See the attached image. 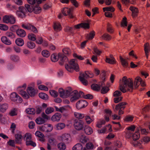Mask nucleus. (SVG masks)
<instances>
[{"label": "nucleus", "instance_id": "nucleus-28", "mask_svg": "<svg viewBox=\"0 0 150 150\" xmlns=\"http://www.w3.org/2000/svg\"><path fill=\"white\" fill-rule=\"evenodd\" d=\"M26 46L28 48L33 49L35 47L36 45L34 42L30 41L27 42Z\"/></svg>", "mask_w": 150, "mask_h": 150}, {"label": "nucleus", "instance_id": "nucleus-53", "mask_svg": "<svg viewBox=\"0 0 150 150\" xmlns=\"http://www.w3.org/2000/svg\"><path fill=\"white\" fill-rule=\"evenodd\" d=\"M74 115L75 117L79 119H82L84 117V115L83 114L75 112Z\"/></svg>", "mask_w": 150, "mask_h": 150}, {"label": "nucleus", "instance_id": "nucleus-43", "mask_svg": "<svg viewBox=\"0 0 150 150\" xmlns=\"http://www.w3.org/2000/svg\"><path fill=\"white\" fill-rule=\"evenodd\" d=\"M115 8L112 6H109L103 8V12L106 11H110L111 12H114L115 11Z\"/></svg>", "mask_w": 150, "mask_h": 150}, {"label": "nucleus", "instance_id": "nucleus-3", "mask_svg": "<svg viewBox=\"0 0 150 150\" xmlns=\"http://www.w3.org/2000/svg\"><path fill=\"white\" fill-rule=\"evenodd\" d=\"M74 125L75 129L78 131L83 130L85 126L84 122L79 119H75L74 120Z\"/></svg>", "mask_w": 150, "mask_h": 150}, {"label": "nucleus", "instance_id": "nucleus-36", "mask_svg": "<svg viewBox=\"0 0 150 150\" xmlns=\"http://www.w3.org/2000/svg\"><path fill=\"white\" fill-rule=\"evenodd\" d=\"M138 131L139 130L136 131L133 135V139L134 141L137 140L139 138L140 135Z\"/></svg>", "mask_w": 150, "mask_h": 150}, {"label": "nucleus", "instance_id": "nucleus-55", "mask_svg": "<svg viewBox=\"0 0 150 150\" xmlns=\"http://www.w3.org/2000/svg\"><path fill=\"white\" fill-rule=\"evenodd\" d=\"M63 52L66 55H70L71 52L70 49L68 48H65L62 50Z\"/></svg>", "mask_w": 150, "mask_h": 150}, {"label": "nucleus", "instance_id": "nucleus-44", "mask_svg": "<svg viewBox=\"0 0 150 150\" xmlns=\"http://www.w3.org/2000/svg\"><path fill=\"white\" fill-rule=\"evenodd\" d=\"M58 148L60 150H65L66 149V146L63 143H60L57 145Z\"/></svg>", "mask_w": 150, "mask_h": 150}, {"label": "nucleus", "instance_id": "nucleus-64", "mask_svg": "<svg viewBox=\"0 0 150 150\" xmlns=\"http://www.w3.org/2000/svg\"><path fill=\"white\" fill-rule=\"evenodd\" d=\"M123 97L122 96L116 97L114 98V102L115 103H118L120 101H122Z\"/></svg>", "mask_w": 150, "mask_h": 150}, {"label": "nucleus", "instance_id": "nucleus-25", "mask_svg": "<svg viewBox=\"0 0 150 150\" xmlns=\"http://www.w3.org/2000/svg\"><path fill=\"white\" fill-rule=\"evenodd\" d=\"M39 5H36L35 6L33 7V11L35 14H39L40 13L42 10L41 7L39 6Z\"/></svg>", "mask_w": 150, "mask_h": 150}, {"label": "nucleus", "instance_id": "nucleus-30", "mask_svg": "<svg viewBox=\"0 0 150 150\" xmlns=\"http://www.w3.org/2000/svg\"><path fill=\"white\" fill-rule=\"evenodd\" d=\"M64 30L65 32H69L70 33L72 34L73 35L74 34L73 28L69 26H66L64 29Z\"/></svg>", "mask_w": 150, "mask_h": 150}, {"label": "nucleus", "instance_id": "nucleus-49", "mask_svg": "<svg viewBox=\"0 0 150 150\" xmlns=\"http://www.w3.org/2000/svg\"><path fill=\"white\" fill-rule=\"evenodd\" d=\"M110 90V89L108 87L106 86H104L102 87L101 91V93L104 94L107 93Z\"/></svg>", "mask_w": 150, "mask_h": 150}, {"label": "nucleus", "instance_id": "nucleus-62", "mask_svg": "<svg viewBox=\"0 0 150 150\" xmlns=\"http://www.w3.org/2000/svg\"><path fill=\"white\" fill-rule=\"evenodd\" d=\"M85 118L86 123L88 124H90L93 121V120L89 116H86L85 117Z\"/></svg>", "mask_w": 150, "mask_h": 150}, {"label": "nucleus", "instance_id": "nucleus-12", "mask_svg": "<svg viewBox=\"0 0 150 150\" xmlns=\"http://www.w3.org/2000/svg\"><path fill=\"white\" fill-rule=\"evenodd\" d=\"M61 117V114L59 112H57L52 116L51 119L53 122H58L60 120Z\"/></svg>", "mask_w": 150, "mask_h": 150}, {"label": "nucleus", "instance_id": "nucleus-37", "mask_svg": "<svg viewBox=\"0 0 150 150\" xmlns=\"http://www.w3.org/2000/svg\"><path fill=\"white\" fill-rule=\"evenodd\" d=\"M39 96L40 98L45 100L48 99V96L46 94L43 93H40L39 94Z\"/></svg>", "mask_w": 150, "mask_h": 150}, {"label": "nucleus", "instance_id": "nucleus-11", "mask_svg": "<svg viewBox=\"0 0 150 150\" xmlns=\"http://www.w3.org/2000/svg\"><path fill=\"white\" fill-rule=\"evenodd\" d=\"M70 100L71 102H73L79 98V96L78 94V91L75 90L72 91Z\"/></svg>", "mask_w": 150, "mask_h": 150}, {"label": "nucleus", "instance_id": "nucleus-32", "mask_svg": "<svg viewBox=\"0 0 150 150\" xmlns=\"http://www.w3.org/2000/svg\"><path fill=\"white\" fill-rule=\"evenodd\" d=\"M71 89V88H69L68 89L65 91L64 96V98H67L70 96H71L72 92Z\"/></svg>", "mask_w": 150, "mask_h": 150}, {"label": "nucleus", "instance_id": "nucleus-51", "mask_svg": "<svg viewBox=\"0 0 150 150\" xmlns=\"http://www.w3.org/2000/svg\"><path fill=\"white\" fill-rule=\"evenodd\" d=\"M26 144L27 146L31 145L33 147H35L36 146L35 143L32 140H26Z\"/></svg>", "mask_w": 150, "mask_h": 150}, {"label": "nucleus", "instance_id": "nucleus-31", "mask_svg": "<svg viewBox=\"0 0 150 150\" xmlns=\"http://www.w3.org/2000/svg\"><path fill=\"white\" fill-rule=\"evenodd\" d=\"M53 28L56 31H60L61 30V26L59 23H55L54 24Z\"/></svg>", "mask_w": 150, "mask_h": 150}, {"label": "nucleus", "instance_id": "nucleus-16", "mask_svg": "<svg viewBox=\"0 0 150 150\" xmlns=\"http://www.w3.org/2000/svg\"><path fill=\"white\" fill-rule=\"evenodd\" d=\"M144 50L147 59L148 57L149 53L150 51V46L148 42L145 43L144 45Z\"/></svg>", "mask_w": 150, "mask_h": 150}, {"label": "nucleus", "instance_id": "nucleus-22", "mask_svg": "<svg viewBox=\"0 0 150 150\" xmlns=\"http://www.w3.org/2000/svg\"><path fill=\"white\" fill-rule=\"evenodd\" d=\"M69 134L67 133H65L63 134L62 136V141L66 143H68V141L70 138Z\"/></svg>", "mask_w": 150, "mask_h": 150}, {"label": "nucleus", "instance_id": "nucleus-23", "mask_svg": "<svg viewBox=\"0 0 150 150\" xmlns=\"http://www.w3.org/2000/svg\"><path fill=\"white\" fill-rule=\"evenodd\" d=\"M120 60L122 65L125 68L127 67L128 66V62L126 60L123 59L121 56H120Z\"/></svg>", "mask_w": 150, "mask_h": 150}, {"label": "nucleus", "instance_id": "nucleus-46", "mask_svg": "<svg viewBox=\"0 0 150 150\" xmlns=\"http://www.w3.org/2000/svg\"><path fill=\"white\" fill-rule=\"evenodd\" d=\"M94 148V145L92 143L88 142L87 143L86 145V149L89 150V149H93Z\"/></svg>", "mask_w": 150, "mask_h": 150}, {"label": "nucleus", "instance_id": "nucleus-40", "mask_svg": "<svg viewBox=\"0 0 150 150\" xmlns=\"http://www.w3.org/2000/svg\"><path fill=\"white\" fill-rule=\"evenodd\" d=\"M26 112L29 114L34 115L35 113V111L34 108H29L26 110Z\"/></svg>", "mask_w": 150, "mask_h": 150}, {"label": "nucleus", "instance_id": "nucleus-48", "mask_svg": "<svg viewBox=\"0 0 150 150\" xmlns=\"http://www.w3.org/2000/svg\"><path fill=\"white\" fill-rule=\"evenodd\" d=\"M134 117L130 115H127L126 116L124 120L125 121L129 122H132L133 119Z\"/></svg>", "mask_w": 150, "mask_h": 150}, {"label": "nucleus", "instance_id": "nucleus-50", "mask_svg": "<svg viewBox=\"0 0 150 150\" xmlns=\"http://www.w3.org/2000/svg\"><path fill=\"white\" fill-rule=\"evenodd\" d=\"M50 93L52 96L54 98L57 97L58 95V93L57 91L53 90H50Z\"/></svg>", "mask_w": 150, "mask_h": 150}, {"label": "nucleus", "instance_id": "nucleus-15", "mask_svg": "<svg viewBox=\"0 0 150 150\" xmlns=\"http://www.w3.org/2000/svg\"><path fill=\"white\" fill-rule=\"evenodd\" d=\"M83 129L85 133L87 135H90L93 132L92 129L89 126H85Z\"/></svg>", "mask_w": 150, "mask_h": 150}, {"label": "nucleus", "instance_id": "nucleus-13", "mask_svg": "<svg viewBox=\"0 0 150 150\" xmlns=\"http://www.w3.org/2000/svg\"><path fill=\"white\" fill-rule=\"evenodd\" d=\"M129 9L132 11V15L133 18L136 17L137 16L138 10L137 8L131 6L130 7Z\"/></svg>", "mask_w": 150, "mask_h": 150}, {"label": "nucleus", "instance_id": "nucleus-57", "mask_svg": "<svg viewBox=\"0 0 150 150\" xmlns=\"http://www.w3.org/2000/svg\"><path fill=\"white\" fill-rule=\"evenodd\" d=\"M106 72L104 70L102 71L100 74V79L102 81H105Z\"/></svg>", "mask_w": 150, "mask_h": 150}, {"label": "nucleus", "instance_id": "nucleus-14", "mask_svg": "<svg viewBox=\"0 0 150 150\" xmlns=\"http://www.w3.org/2000/svg\"><path fill=\"white\" fill-rule=\"evenodd\" d=\"M17 35L21 38L25 37L26 35L25 31L22 29H18L16 31Z\"/></svg>", "mask_w": 150, "mask_h": 150}, {"label": "nucleus", "instance_id": "nucleus-60", "mask_svg": "<svg viewBox=\"0 0 150 150\" xmlns=\"http://www.w3.org/2000/svg\"><path fill=\"white\" fill-rule=\"evenodd\" d=\"M42 54L44 57H49L50 55L49 52L47 50H44L42 51Z\"/></svg>", "mask_w": 150, "mask_h": 150}, {"label": "nucleus", "instance_id": "nucleus-56", "mask_svg": "<svg viewBox=\"0 0 150 150\" xmlns=\"http://www.w3.org/2000/svg\"><path fill=\"white\" fill-rule=\"evenodd\" d=\"M81 28L84 29H89L90 28L89 24L88 23H81Z\"/></svg>", "mask_w": 150, "mask_h": 150}, {"label": "nucleus", "instance_id": "nucleus-26", "mask_svg": "<svg viewBox=\"0 0 150 150\" xmlns=\"http://www.w3.org/2000/svg\"><path fill=\"white\" fill-rule=\"evenodd\" d=\"M92 89L96 91H99L100 89V86L98 84L93 83L91 85Z\"/></svg>", "mask_w": 150, "mask_h": 150}, {"label": "nucleus", "instance_id": "nucleus-7", "mask_svg": "<svg viewBox=\"0 0 150 150\" xmlns=\"http://www.w3.org/2000/svg\"><path fill=\"white\" fill-rule=\"evenodd\" d=\"M58 57L59 59V64L60 65H62L64 64H67V63L68 61V59L67 57L64 54L61 53H58Z\"/></svg>", "mask_w": 150, "mask_h": 150}, {"label": "nucleus", "instance_id": "nucleus-39", "mask_svg": "<svg viewBox=\"0 0 150 150\" xmlns=\"http://www.w3.org/2000/svg\"><path fill=\"white\" fill-rule=\"evenodd\" d=\"M28 39L31 41H35L36 40V35L32 33H30L28 35Z\"/></svg>", "mask_w": 150, "mask_h": 150}, {"label": "nucleus", "instance_id": "nucleus-5", "mask_svg": "<svg viewBox=\"0 0 150 150\" xmlns=\"http://www.w3.org/2000/svg\"><path fill=\"white\" fill-rule=\"evenodd\" d=\"M127 103L125 102H122L116 105L115 109L116 110H119V115L123 114L124 113L123 110L125 108V105H127Z\"/></svg>", "mask_w": 150, "mask_h": 150}, {"label": "nucleus", "instance_id": "nucleus-1", "mask_svg": "<svg viewBox=\"0 0 150 150\" xmlns=\"http://www.w3.org/2000/svg\"><path fill=\"white\" fill-rule=\"evenodd\" d=\"M142 81V78L139 76H137L134 79L133 84V81L132 78H127L126 76H123L122 82L120 83L119 89L122 92H126V88L127 91L132 92L133 89L137 88L140 85V81Z\"/></svg>", "mask_w": 150, "mask_h": 150}, {"label": "nucleus", "instance_id": "nucleus-8", "mask_svg": "<svg viewBox=\"0 0 150 150\" xmlns=\"http://www.w3.org/2000/svg\"><path fill=\"white\" fill-rule=\"evenodd\" d=\"M22 27L23 28L28 30H31L35 33H38V30L36 28L34 25L30 24H28L27 25L23 24L22 25Z\"/></svg>", "mask_w": 150, "mask_h": 150}, {"label": "nucleus", "instance_id": "nucleus-6", "mask_svg": "<svg viewBox=\"0 0 150 150\" xmlns=\"http://www.w3.org/2000/svg\"><path fill=\"white\" fill-rule=\"evenodd\" d=\"M88 104V102L84 100H80L78 101L76 104V108L80 109L87 106Z\"/></svg>", "mask_w": 150, "mask_h": 150}, {"label": "nucleus", "instance_id": "nucleus-52", "mask_svg": "<svg viewBox=\"0 0 150 150\" xmlns=\"http://www.w3.org/2000/svg\"><path fill=\"white\" fill-rule=\"evenodd\" d=\"M58 92L61 97L64 98V97H65V91H64L62 88H60L59 89Z\"/></svg>", "mask_w": 150, "mask_h": 150}, {"label": "nucleus", "instance_id": "nucleus-41", "mask_svg": "<svg viewBox=\"0 0 150 150\" xmlns=\"http://www.w3.org/2000/svg\"><path fill=\"white\" fill-rule=\"evenodd\" d=\"M127 18L124 17L123 18L122 20L120 26L121 27H124L127 26Z\"/></svg>", "mask_w": 150, "mask_h": 150}, {"label": "nucleus", "instance_id": "nucleus-18", "mask_svg": "<svg viewBox=\"0 0 150 150\" xmlns=\"http://www.w3.org/2000/svg\"><path fill=\"white\" fill-rule=\"evenodd\" d=\"M18 93L20 94L24 99H28L30 97L29 95L27 92L22 90L21 89L19 91Z\"/></svg>", "mask_w": 150, "mask_h": 150}, {"label": "nucleus", "instance_id": "nucleus-35", "mask_svg": "<svg viewBox=\"0 0 150 150\" xmlns=\"http://www.w3.org/2000/svg\"><path fill=\"white\" fill-rule=\"evenodd\" d=\"M102 37L103 40H106L109 41L111 39V36L107 33L104 34Z\"/></svg>", "mask_w": 150, "mask_h": 150}, {"label": "nucleus", "instance_id": "nucleus-4", "mask_svg": "<svg viewBox=\"0 0 150 150\" xmlns=\"http://www.w3.org/2000/svg\"><path fill=\"white\" fill-rule=\"evenodd\" d=\"M11 101L17 103H21L23 102L22 98L16 92L12 93L10 95Z\"/></svg>", "mask_w": 150, "mask_h": 150}, {"label": "nucleus", "instance_id": "nucleus-47", "mask_svg": "<svg viewBox=\"0 0 150 150\" xmlns=\"http://www.w3.org/2000/svg\"><path fill=\"white\" fill-rule=\"evenodd\" d=\"M83 77H81L80 76H79V79L81 83L85 86H87L88 85V81L85 79L83 78Z\"/></svg>", "mask_w": 150, "mask_h": 150}, {"label": "nucleus", "instance_id": "nucleus-21", "mask_svg": "<svg viewBox=\"0 0 150 150\" xmlns=\"http://www.w3.org/2000/svg\"><path fill=\"white\" fill-rule=\"evenodd\" d=\"M16 44L18 46H22L24 43L23 40L21 38H18L15 40Z\"/></svg>", "mask_w": 150, "mask_h": 150}, {"label": "nucleus", "instance_id": "nucleus-20", "mask_svg": "<svg viewBox=\"0 0 150 150\" xmlns=\"http://www.w3.org/2000/svg\"><path fill=\"white\" fill-rule=\"evenodd\" d=\"M95 35V32L94 30L91 31L88 34L86 35V38L88 40L93 39Z\"/></svg>", "mask_w": 150, "mask_h": 150}, {"label": "nucleus", "instance_id": "nucleus-45", "mask_svg": "<svg viewBox=\"0 0 150 150\" xmlns=\"http://www.w3.org/2000/svg\"><path fill=\"white\" fill-rule=\"evenodd\" d=\"M106 62L111 64H114L116 63V61L115 58L110 59L106 57Z\"/></svg>", "mask_w": 150, "mask_h": 150}, {"label": "nucleus", "instance_id": "nucleus-29", "mask_svg": "<svg viewBox=\"0 0 150 150\" xmlns=\"http://www.w3.org/2000/svg\"><path fill=\"white\" fill-rule=\"evenodd\" d=\"M107 30L110 34H112L114 32V30L111 24L108 23L107 26Z\"/></svg>", "mask_w": 150, "mask_h": 150}, {"label": "nucleus", "instance_id": "nucleus-17", "mask_svg": "<svg viewBox=\"0 0 150 150\" xmlns=\"http://www.w3.org/2000/svg\"><path fill=\"white\" fill-rule=\"evenodd\" d=\"M1 40L2 42L6 45H10L11 44V41L6 36H2Z\"/></svg>", "mask_w": 150, "mask_h": 150}, {"label": "nucleus", "instance_id": "nucleus-59", "mask_svg": "<svg viewBox=\"0 0 150 150\" xmlns=\"http://www.w3.org/2000/svg\"><path fill=\"white\" fill-rule=\"evenodd\" d=\"M120 91H121L118 90H117L115 91L113 93V96L114 97H117L120 96L122 94L121 92H122L121 90Z\"/></svg>", "mask_w": 150, "mask_h": 150}, {"label": "nucleus", "instance_id": "nucleus-19", "mask_svg": "<svg viewBox=\"0 0 150 150\" xmlns=\"http://www.w3.org/2000/svg\"><path fill=\"white\" fill-rule=\"evenodd\" d=\"M15 142L16 144H20L22 141V135L19 134H16L15 135Z\"/></svg>", "mask_w": 150, "mask_h": 150}, {"label": "nucleus", "instance_id": "nucleus-9", "mask_svg": "<svg viewBox=\"0 0 150 150\" xmlns=\"http://www.w3.org/2000/svg\"><path fill=\"white\" fill-rule=\"evenodd\" d=\"M26 91L29 96L31 97H34L38 93L37 90L31 86L28 87L26 89Z\"/></svg>", "mask_w": 150, "mask_h": 150}, {"label": "nucleus", "instance_id": "nucleus-58", "mask_svg": "<svg viewBox=\"0 0 150 150\" xmlns=\"http://www.w3.org/2000/svg\"><path fill=\"white\" fill-rule=\"evenodd\" d=\"M18 10H19L18 11H20L24 15H25L26 13V12H27V11L26 10V9L23 6H19L18 8Z\"/></svg>", "mask_w": 150, "mask_h": 150}, {"label": "nucleus", "instance_id": "nucleus-2", "mask_svg": "<svg viewBox=\"0 0 150 150\" xmlns=\"http://www.w3.org/2000/svg\"><path fill=\"white\" fill-rule=\"evenodd\" d=\"M69 65L67 64H65V69L70 72H72L73 70H75L76 72L79 71V69L78 64L75 62V59H72L69 62Z\"/></svg>", "mask_w": 150, "mask_h": 150}, {"label": "nucleus", "instance_id": "nucleus-34", "mask_svg": "<svg viewBox=\"0 0 150 150\" xmlns=\"http://www.w3.org/2000/svg\"><path fill=\"white\" fill-rule=\"evenodd\" d=\"M82 148V145L80 143H77L72 148V150H81Z\"/></svg>", "mask_w": 150, "mask_h": 150}, {"label": "nucleus", "instance_id": "nucleus-33", "mask_svg": "<svg viewBox=\"0 0 150 150\" xmlns=\"http://www.w3.org/2000/svg\"><path fill=\"white\" fill-rule=\"evenodd\" d=\"M25 8L26 10L28 12L31 13L33 11V7L31 5L25 4Z\"/></svg>", "mask_w": 150, "mask_h": 150}, {"label": "nucleus", "instance_id": "nucleus-27", "mask_svg": "<svg viewBox=\"0 0 150 150\" xmlns=\"http://www.w3.org/2000/svg\"><path fill=\"white\" fill-rule=\"evenodd\" d=\"M36 123L38 125H41L45 122V120L43 118L39 117L37 118L35 120Z\"/></svg>", "mask_w": 150, "mask_h": 150}, {"label": "nucleus", "instance_id": "nucleus-54", "mask_svg": "<svg viewBox=\"0 0 150 150\" xmlns=\"http://www.w3.org/2000/svg\"><path fill=\"white\" fill-rule=\"evenodd\" d=\"M10 15H5L3 17V21L4 23H9V19H10Z\"/></svg>", "mask_w": 150, "mask_h": 150}, {"label": "nucleus", "instance_id": "nucleus-24", "mask_svg": "<svg viewBox=\"0 0 150 150\" xmlns=\"http://www.w3.org/2000/svg\"><path fill=\"white\" fill-rule=\"evenodd\" d=\"M8 108V105L7 104L4 103L0 105V111L4 112L6 111Z\"/></svg>", "mask_w": 150, "mask_h": 150}, {"label": "nucleus", "instance_id": "nucleus-42", "mask_svg": "<svg viewBox=\"0 0 150 150\" xmlns=\"http://www.w3.org/2000/svg\"><path fill=\"white\" fill-rule=\"evenodd\" d=\"M6 37H9L11 39L15 38L16 37V35L14 34L10 31H7L6 32Z\"/></svg>", "mask_w": 150, "mask_h": 150}, {"label": "nucleus", "instance_id": "nucleus-63", "mask_svg": "<svg viewBox=\"0 0 150 150\" xmlns=\"http://www.w3.org/2000/svg\"><path fill=\"white\" fill-rule=\"evenodd\" d=\"M65 127V125L63 123H59L57 125V127L58 129H62Z\"/></svg>", "mask_w": 150, "mask_h": 150}, {"label": "nucleus", "instance_id": "nucleus-10", "mask_svg": "<svg viewBox=\"0 0 150 150\" xmlns=\"http://www.w3.org/2000/svg\"><path fill=\"white\" fill-rule=\"evenodd\" d=\"M62 12L64 16H66L68 15L70 18H73L74 17L73 15L72 11H71V9L69 8L65 7L63 9Z\"/></svg>", "mask_w": 150, "mask_h": 150}, {"label": "nucleus", "instance_id": "nucleus-38", "mask_svg": "<svg viewBox=\"0 0 150 150\" xmlns=\"http://www.w3.org/2000/svg\"><path fill=\"white\" fill-rule=\"evenodd\" d=\"M59 59L58 56V57H57V54L56 53H53L51 55V59L53 62H56Z\"/></svg>", "mask_w": 150, "mask_h": 150}, {"label": "nucleus", "instance_id": "nucleus-61", "mask_svg": "<svg viewBox=\"0 0 150 150\" xmlns=\"http://www.w3.org/2000/svg\"><path fill=\"white\" fill-rule=\"evenodd\" d=\"M9 19V23L11 24H14L16 22V19L14 16L12 15H10Z\"/></svg>", "mask_w": 150, "mask_h": 150}]
</instances>
